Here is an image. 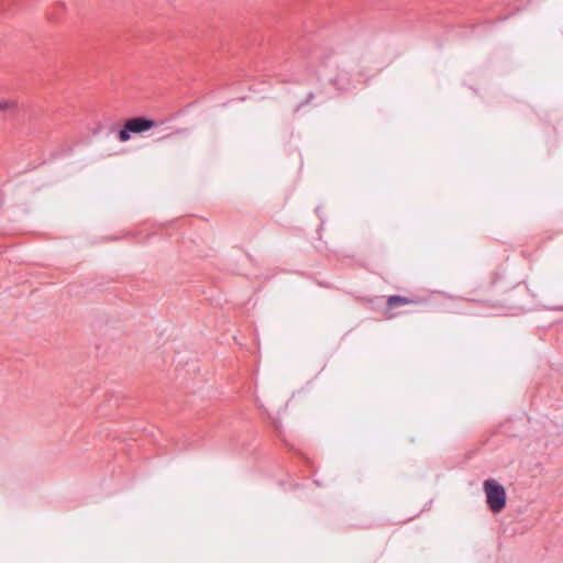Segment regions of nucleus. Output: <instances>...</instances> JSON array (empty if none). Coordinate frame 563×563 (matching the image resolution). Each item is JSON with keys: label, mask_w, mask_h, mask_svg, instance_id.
I'll return each mask as SVG.
<instances>
[{"label": "nucleus", "mask_w": 563, "mask_h": 563, "mask_svg": "<svg viewBox=\"0 0 563 563\" xmlns=\"http://www.w3.org/2000/svg\"><path fill=\"white\" fill-rule=\"evenodd\" d=\"M417 302H418L417 300L409 298V297H405V296H397V295L389 296L386 301L385 317L387 319H391L395 317V314L391 312V310L394 308L401 307L405 305H410V303H417Z\"/></svg>", "instance_id": "obj_3"}, {"label": "nucleus", "mask_w": 563, "mask_h": 563, "mask_svg": "<svg viewBox=\"0 0 563 563\" xmlns=\"http://www.w3.org/2000/svg\"><path fill=\"white\" fill-rule=\"evenodd\" d=\"M130 133H132V132H131V130H128V128H126V122H125V123H124L123 129H122V130H120V132H119V140H120L121 142H126V141H129V140H130V137H131Z\"/></svg>", "instance_id": "obj_5"}, {"label": "nucleus", "mask_w": 563, "mask_h": 563, "mask_svg": "<svg viewBox=\"0 0 563 563\" xmlns=\"http://www.w3.org/2000/svg\"><path fill=\"white\" fill-rule=\"evenodd\" d=\"M484 492L489 509L495 514L500 512L506 506V490L504 486L495 479H487L484 482Z\"/></svg>", "instance_id": "obj_1"}, {"label": "nucleus", "mask_w": 563, "mask_h": 563, "mask_svg": "<svg viewBox=\"0 0 563 563\" xmlns=\"http://www.w3.org/2000/svg\"><path fill=\"white\" fill-rule=\"evenodd\" d=\"M156 126V122L145 117H135L126 120V128L132 133H142Z\"/></svg>", "instance_id": "obj_2"}, {"label": "nucleus", "mask_w": 563, "mask_h": 563, "mask_svg": "<svg viewBox=\"0 0 563 563\" xmlns=\"http://www.w3.org/2000/svg\"><path fill=\"white\" fill-rule=\"evenodd\" d=\"M18 108V103L12 99H0V114L7 115L13 113Z\"/></svg>", "instance_id": "obj_4"}]
</instances>
